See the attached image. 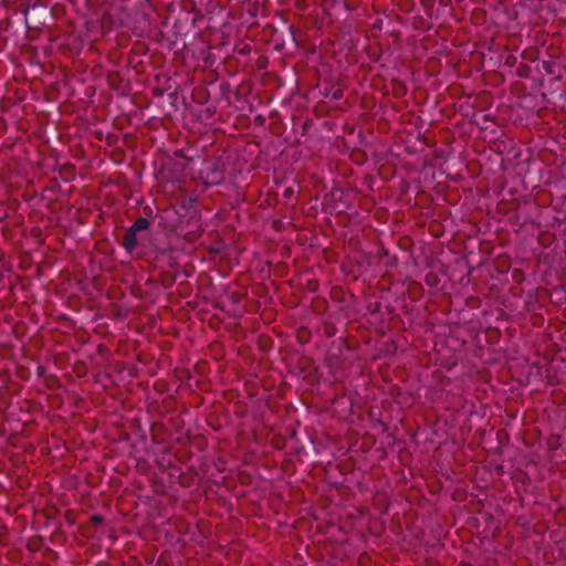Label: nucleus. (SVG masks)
Wrapping results in <instances>:
<instances>
[{
    "mask_svg": "<svg viewBox=\"0 0 566 566\" xmlns=\"http://www.w3.org/2000/svg\"><path fill=\"white\" fill-rule=\"evenodd\" d=\"M122 244L128 253H132L138 245L137 232L128 228L124 234Z\"/></svg>",
    "mask_w": 566,
    "mask_h": 566,
    "instance_id": "2",
    "label": "nucleus"
},
{
    "mask_svg": "<svg viewBox=\"0 0 566 566\" xmlns=\"http://www.w3.org/2000/svg\"><path fill=\"white\" fill-rule=\"evenodd\" d=\"M343 97V91L342 90H336L334 93H333V98L334 99H339Z\"/></svg>",
    "mask_w": 566,
    "mask_h": 566,
    "instance_id": "5",
    "label": "nucleus"
},
{
    "mask_svg": "<svg viewBox=\"0 0 566 566\" xmlns=\"http://www.w3.org/2000/svg\"><path fill=\"white\" fill-rule=\"evenodd\" d=\"M150 227V221L146 218H138L130 227L129 229H132L133 231L135 232H140V231H145L147 230L148 228Z\"/></svg>",
    "mask_w": 566,
    "mask_h": 566,
    "instance_id": "3",
    "label": "nucleus"
},
{
    "mask_svg": "<svg viewBox=\"0 0 566 566\" xmlns=\"http://www.w3.org/2000/svg\"><path fill=\"white\" fill-rule=\"evenodd\" d=\"M200 179L207 186H217L224 180V165L220 159L208 161L200 169Z\"/></svg>",
    "mask_w": 566,
    "mask_h": 566,
    "instance_id": "1",
    "label": "nucleus"
},
{
    "mask_svg": "<svg viewBox=\"0 0 566 566\" xmlns=\"http://www.w3.org/2000/svg\"><path fill=\"white\" fill-rule=\"evenodd\" d=\"M92 522L95 524H101L103 522V517L98 514L92 516Z\"/></svg>",
    "mask_w": 566,
    "mask_h": 566,
    "instance_id": "4",
    "label": "nucleus"
}]
</instances>
